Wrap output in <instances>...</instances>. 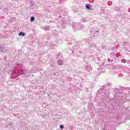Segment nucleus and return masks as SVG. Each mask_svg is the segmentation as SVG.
<instances>
[{
  "label": "nucleus",
  "mask_w": 130,
  "mask_h": 130,
  "mask_svg": "<svg viewBox=\"0 0 130 130\" xmlns=\"http://www.w3.org/2000/svg\"><path fill=\"white\" fill-rule=\"evenodd\" d=\"M19 36H25V34L23 32H20L19 34Z\"/></svg>",
  "instance_id": "f257e3e1"
},
{
  "label": "nucleus",
  "mask_w": 130,
  "mask_h": 130,
  "mask_svg": "<svg viewBox=\"0 0 130 130\" xmlns=\"http://www.w3.org/2000/svg\"><path fill=\"white\" fill-rule=\"evenodd\" d=\"M58 64L59 66L62 64V60H59L58 61Z\"/></svg>",
  "instance_id": "f03ea898"
},
{
  "label": "nucleus",
  "mask_w": 130,
  "mask_h": 130,
  "mask_svg": "<svg viewBox=\"0 0 130 130\" xmlns=\"http://www.w3.org/2000/svg\"><path fill=\"white\" fill-rule=\"evenodd\" d=\"M35 19L34 17H31L30 18V22H34Z\"/></svg>",
  "instance_id": "7ed1b4c3"
},
{
  "label": "nucleus",
  "mask_w": 130,
  "mask_h": 130,
  "mask_svg": "<svg viewBox=\"0 0 130 130\" xmlns=\"http://www.w3.org/2000/svg\"><path fill=\"white\" fill-rule=\"evenodd\" d=\"M86 8L87 9V10H90V6H89L88 5H86Z\"/></svg>",
  "instance_id": "20e7f679"
},
{
  "label": "nucleus",
  "mask_w": 130,
  "mask_h": 130,
  "mask_svg": "<svg viewBox=\"0 0 130 130\" xmlns=\"http://www.w3.org/2000/svg\"><path fill=\"white\" fill-rule=\"evenodd\" d=\"M60 128L61 129H63V125H60Z\"/></svg>",
  "instance_id": "39448f33"
},
{
  "label": "nucleus",
  "mask_w": 130,
  "mask_h": 130,
  "mask_svg": "<svg viewBox=\"0 0 130 130\" xmlns=\"http://www.w3.org/2000/svg\"><path fill=\"white\" fill-rule=\"evenodd\" d=\"M0 9H1V7H0Z\"/></svg>",
  "instance_id": "423d86ee"
}]
</instances>
